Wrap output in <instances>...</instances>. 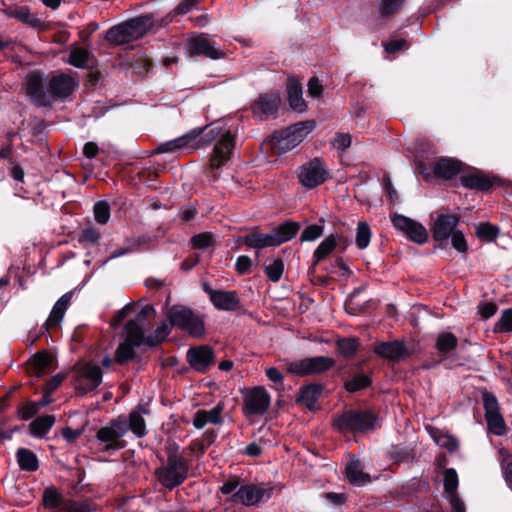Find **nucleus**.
I'll use <instances>...</instances> for the list:
<instances>
[{
	"label": "nucleus",
	"instance_id": "nucleus-37",
	"mask_svg": "<svg viewBox=\"0 0 512 512\" xmlns=\"http://www.w3.org/2000/svg\"><path fill=\"white\" fill-rule=\"evenodd\" d=\"M321 395V387L317 385H309L301 390L298 401L305 405L308 409H314Z\"/></svg>",
	"mask_w": 512,
	"mask_h": 512
},
{
	"label": "nucleus",
	"instance_id": "nucleus-25",
	"mask_svg": "<svg viewBox=\"0 0 512 512\" xmlns=\"http://www.w3.org/2000/svg\"><path fill=\"white\" fill-rule=\"evenodd\" d=\"M460 181L464 187L480 191H487L493 185V180L479 170L462 175Z\"/></svg>",
	"mask_w": 512,
	"mask_h": 512
},
{
	"label": "nucleus",
	"instance_id": "nucleus-40",
	"mask_svg": "<svg viewBox=\"0 0 512 512\" xmlns=\"http://www.w3.org/2000/svg\"><path fill=\"white\" fill-rule=\"evenodd\" d=\"M170 325L162 322L157 328L146 337V344L154 347L161 343L170 334Z\"/></svg>",
	"mask_w": 512,
	"mask_h": 512
},
{
	"label": "nucleus",
	"instance_id": "nucleus-52",
	"mask_svg": "<svg viewBox=\"0 0 512 512\" xmlns=\"http://www.w3.org/2000/svg\"><path fill=\"white\" fill-rule=\"evenodd\" d=\"M213 235L205 232L195 235L191 239L192 246L196 249H206L213 245Z\"/></svg>",
	"mask_w": 512,
	"mask_h": 512
},
{
	"label": "nucleus",
	"instance_id": "nucleus-8",
	"mask_svg": "<svg viewBox=\"0 0 512 512\" xmlns=\"http://www.w3.org/2000/svg\"><path fill=\"white\" fill-rule=\"evenodd\" d=\"M375 417L368 411L348 410L334 419V427L341 432H363L373 428Z\"/></svg>",
	"mask_w": 512,
	"mask_h": 512
},
{
	"label": "nucleus",
	"instance_id": "nucleus-18",
	"mask_svg": "<svg viewBox=\"0 0 512 512\" xmlns=\"http://www.w3.org/2000/svg\"><path fill=\"white\" fill-rule=\"evenodd\" d=\"M458 223L459 217L456 214H439L432 226L434 240L439 242L447 241L457 231Z\"/></svg>",
	"mask_w": 512,
	"mask_h": 512
},
{
	"label": "nucleus",
	"instance_id": "nucleus-21",
	"mask_svg": "<svg viewBox=\"0 0 512 512\" xmlns=\"http://www.w3.org/2000/svg\"><path fill=\"white\" fill-rule=\"evenodd\" d=\"M444 489L448 494L452 512H465V505L457 494L459 484L458 475L455 469L448 468L444 471Z\"/></svg>",
	"mask_w": 512,
	"mask_h": 512
},
{
	"label": "nucleus",
	"instance_id": "nucleus-41",
	"mask_svg": "<svg viewBox=\"0 0 512 512\" xmlns=\"http://www.w3.org/2000/svg\"><path fill=\"white\" fill-rule=\"evenodd\" d=\"M372 232L369 225L366 222H359L357 225L356 232V245L359 249H366L371 240Z\"/></svg>",
	"mask_w": 512,
	"mask_h": 512
},
{
	"label": "nucleus",
	"instance_id": "nucleus-12",
	"mask_svg": "<svg viewBox=\"0 0 512 512\" xmlns=\"http://www.w3.org/2000/svg\"><path fill=\"white\" fill-rule=\"evenodd\" d=\"M204 129H205V127L194 128L191 131H189L188 133H186L176 139L162 143L156 148L155 152L156 153H173V152H175L179 149H183V148H191L193 150L203 148L210 143V141L204 142L202 140H197V138L203 133Z\"/></svg>",
	"mask_w": 512,
	"mask_h": 512
},
{
	"label": "nucleus",
	"instance_id": "nucleus-60",
	"mask_svg": "<svg viewBox=\"0 0 512 512\" xmlns=\"http://www.w3.org/2000/svg\"><path fill=\"white\" fill-rule=\"evenodd\" d=\"M478 311L483 319H488L496 313L497 306L491 302H483L479 304Z\"/></svg>",
	"mask_w": 512,
	"mask_h": 512
},
{
	"label": "nucleus",
	"instance_id": "nucleus-1",
	"mask_svg": "<svg viewBox=\"0 0 512 512\" xmlns=\"http://www.w3.org/2000/svg\"><path fill=\"white\" fill-rule=\"evenodd\" d=\"M148 413V409L139 405L128 416H118L97 431V441L103 445L105 451L123 449L126 442L122 438L129 430L137 438H143L147 434L144 415Z\"/></svg>",
	"mask_w": 512,
	"mask_h": 512
},
{
	"label": "nucleus",
	"instance_id": "nucleus-42",
	"mask_svg": "<svg viewBox=\"0 0 512 512\" xmlns=\"http://www.w3.org/2000/svg\"><path fill=\"white\" fill-rule=\"evenodd\" d=\"M371 384L369 376L360 373L352 376L345 381V388L349 392H357L361 389L368 387Z\"/></svg>",
	"mask_w": 512,
	"mask_h": 512
},
{
	"label": "nucleus",
	"instance_id": "nucleus-54",
	"mask_svg": "<svg viewBox=\"0 0 512 512\" xmlns=\"http://www.w3.org/2000/svg\"><path fill=\"white\" fill-rule=\"evenodd\" d=\"M9 17L16 18L23 23H32L35 19L31 16L30 9L27 6H21L7 12Z\"/></svg>",
	"mask_w": 512,
	"mask_h": 512
},
{
	"label": "nucleus",
	"instance_id": "nucleus-64",
	"mask_svg": "<svg viewBox=\"0 0 512 512\" xmlns=\"http://www.w3.org/2000/svg\"><path fill=\"white\" fill-rule=\"evenodd\" d=\"M64 379L65 376L63 374H57L53 376L46 384L45 393L51 394L52 392H54L61 385Z\"/></svg>",
	"mask_w": 512,
	"mask_h": 512
},
{
	"label": "nucleus",
	"instance_id": "nucleus-46",
	"mask_svg": "<svg viewBox=\"0 0 512 512\" xmlns=\"http://www.w3.org/2000/svg\"><path fill=\"white\" fill-rule=\"evenodd\" d=\"M499 455L505 480L512 485V455L504 448L499 449Z\"/></svg>",
	"mask_w": 512,
	"mask_h": 512
},
{
	"label": "nucleus",
	"instance_id": "nucleus-38",
	"mask_svg": "<svg viewBox=\"0 0 512 512\" xmlns=\"http://www.w3.org/2000/svg\"><path fill=\"white\" fill-rule=\"evenodd\" d=\"M17 460L20 468L23 470L35 471L38 468V460L36 455L28 449H18Z\"/></svg>",
	"mask_w": 512,
	"mask_h": 512
},
{
	"label": "nucleus",
	"instance_id": "nucleus-61",
	"mask_svg": "<svg viewBox=\"0 0 512 512\" xmlns=\"http://www.w3.org/2000/svg\"><path fill=\"white\" fill-rule=\"evenodd\" d=\"M323 86L320 81L313 77L308 82V94L313 98H318L322 94Z\"/></svg>",
	"mask_w": 512,
	"mask_h": 512
},
{
	"label": "nucleus",
	"instance_id": "nucleus-3",
	"mask_svg": "<svg viewBox=\"0 0 512 512\" xmlns=\"http://www.w3.org/2000/svg\"><path fill=\"white\" fill-rule=\"evenodd\" d=\"M151 26L149 17H137L110 28L105 39L114 45H123L143 37Z\"/></svg>",
	"mask_w": 512,
	"mask_h": 512
},
{
	"label": "nucleus",
	"instance_id": "nucleus-17",
	"mask_svg": "<svg viewBox=\"0 0 512 512\" xmlns=\"http://www.w3.org/2000/svg\"><path fill=\"white\" fill-rule=\"evenodd\" d=\"M281 104V97L276 92L259 95L252 106L253 113L261 120L275 118Z\"/></svg>",
	"mask_w": 512,
	"mask_h": 512
},
{
	"label": "nucleus",
	"instance_id": "nucleus-58",
	"mask_svg": "<svg viewBox=\"0 0 512 512\" xmlns=\"http://www.w3.org/2000/svg\"><path fill=\"white\" fill-rule=\"evenodd\" d=\"M39 404L36 402H29L20 408L19 414L23 420H29L38 413Z\"/></svg>",
	"mask_w": 512,
	"mask_h": 512
},
{
	"label": "nucleus",
	"instance_id": "nucleus-16",
	"mask_svg": "<svg viewBox=\"0 0 512 512\" xmlns=\"http://www.w3.org/2000/svg\"><path fill=\"white\" fill-rule=\"evenodd\" d=\"M186 45L188 52L196 56H205L214 60L223 57V51L206 34L189 38Z\"/></svg>",
	"mask_w": 512,
	"mask_h": 512
},
{
	"label": "nucleus",
	"instance_id": "nucleus-34",
	"mask_svg": "<svg viewBox=\"0 0 512 512\" xmlns=\"http://www.w3.org/2000/svg\"><path fill=\"white\" fill-rule=\"evenodd\" d=\"M145 324L133 319L129 320L125 325V341H128L138 347L146 343L144 335Z\"/></svg>",
	"mask_w": 512,
	"mask_h": 512
},
{
	"label": "nucleus",
	"instance_id": "nucleus-31",
	"mask_svg": "<svg viewBox=\"0 0 512 512\" xmlns=\"http://www.w3.org/2000/svg\"><path fill=\"white\" fill-rule=\"evenodd\" d=\"M67 63L80 69L88 68L93 63V56L83 47L71 46Z\"/></svg>",
	"mask_w": 512,
	"mask_h": 512
},
{
	"label": "nucleus",
	"instance_id": "nucleus-50",
	"mask_svg": "<svg viewBox=\"0 0 512 512\" xmlns=\"http://www.w3.org/2000/svg\"><path fill=\"white\" fill-rule=\"evenodd\" d=\"M339 352L345 357L353 356L358 347V341L354 338L342 339L337 342Z\"/></svg>",
	"mask_w": 512,
	"mask_h": 512
},
{
	"label": "nucleus",
	"instance_id": "nucleus-59",
	"mask_svg": "<svg viewBox=\"0 0 512 512\" xmlns=\"http://www.w3.org/2000/svg\"><path fill=\"white\" fill-rule=\"evenodd\" d=\"M33 362L36 369L41 371L50 365L52 357L48 352H40L35 355Z\"/></svg>",
	"mask_w": 512,
	"mask_h": 512
},
{
	"label": "nucleus",
	"instance_id": "nucleus-43",
	"mask_svg": "<svg viewBox=\"0 0 512 512\" xmlns=\"http://www.w3.org/2000/svg\"><path fill=\"white\" fill-rule=\"evenodd\" d=\"M457 343V338L452 333H442L437 338L436 349L445 354L455 349Z\"/></svg>",
	"mask_w": 512,
	"mask_h": 512
},
{
	"label": "nucleus",
	"instance_id": "nucleus-35",
	"mask_svg": "<svg viewBox=\"0 0 512 512\" xmlns=\"http://www.w3.org/2000/svg\"><path fill=\"white\" fill-rule=\"evenodd\" d=\"M275 239L271 232L251 233L244 237V243L253 249H263L266 247H276Z\"/></svg>",
	"mask_w": 512,
	"mask_h": 512
},
{
	"label": "nucleus",
	"instance_id": "nucleus-63",
	"mask_svg": "<svg viewBox=\"0 0 512 512\" xmlns=\"http://www.w3.org/2000/svg\"><path fill=\"white\" fill-rule=\"evenodd\" d=\"M198 2L199 0H183L181 3L177 5L175 11L177 14H187L197 6Z\"/></svg>",
	"mask_w": 512,
	"mask_h": 512
},
{
	"label": "nucleus",
	"instance_id": "nucleus-7",
	"mask_svg": "<svg viewBox=\"0 0 512 512\" xmlns=\"http://www.w3.org/2000/svg\"><path fill=\"white\" fill-rule=\"evenodd\" d=\"M210 132L214 134L213 139L216 140L209 163L210 169L213 170L219 169L230 159L234 149V135L223 127H214Z\"/></svg>",
	"mask_w": 512,
	"mask_h": 512
},
{
	"label": "nucleus",
	"instance_id": "nucleus-53",
	"mask_svg": "<svg viewBox=\"0 0 512 512\" xmlns=\"http://www.w3.org/2000/svg\"><path fill=\"white\" fill-rule=\"evenodd\" d=\"M323 226L312 224L307 226L301 233L302 241H315L323 234Z\"/></svg>",
	"mask_w": 512,
	"mask_h": 512
},
{
	"label": "nucleus",
	"instance_id": "nucleus-2",
	"mask_svg": "<svg viewBox=\"0 0 512 512\" xmlns=\"http://www.w3.org/2000/svg\"><path fill=\"white\" fill-rule=\"evenodd\" d=\"M188 461L177 452H170L166 461L155 470L159 483L167 489L181 485L188 477Z\"/></svg>",
	"mask_w": 512,
	"mask_h": 512
},
{
	"label": "nucleus",
	"instance_id": "nucleus-15",
	"mask_svg": "<svg viewBox=\"0 0 512 512\" xmlns=\"http://www.w3.org/2000/svg\"><path fill=\"white\" fill-rule=\"evenodd\" d=\"M483 402L485 419L489 431L497 436L504 435L506 432V424L499 411L496 397L493 394L486 392L483 394Z\"/></svg>",
	"mask_w": 512,
	"mask_h": 512
},
{
	"label": "nucleus",
	"instance_id": "nucleus-55",
	"mask_svg": "<svg viewBox=\"0 0 512 512\" xmlns=\"http://www.w3.org/2000/svg\"><path fill=\"white\" fill-rule=\"evenodd\" d=\"M450 238L455 250L462 253L467 251L468 245L462 232L456 231L450 236Z\"/></svg>",
	"mask_w": 512,
	"mask_h": 512
},
{
	"label": "nucleus",
	"instance_id": "nucleus-44",
	"mask_svg": "<svg viewBox=\"0 0 512 512\" xmlns=\"http://www.w3.org/2000/svg\"><path fill=\"white\" fill-rule=\"evenodd\" d=\"M499 234V229L488 222L480 223L476 226V235L479 239L485 241H494Z\"/></svg>",
	"mask_w": 512,
	"mask_h": 512
},
{
	"label": "nucleus",
	"instance_id": "nucleus-57",
	"mask_svg": "<svg viewBox=\"0 0 512 512\" xmlns=\"http://www.w3.org/2000/svg\"><path fill=\"white\" fill-rule=\"evenodd\" d=\"M383 47L387 53H395L397 51L407 49L408 43L405 39H396L383 43Z\"/></svg>",
	"mask_w": 512,
	"mask_h": 512
},
{
	"label": "nucleus",
	"instance_id": "nucleus-24",
	"mask_svg": "<svg viewBox=\"0 0 512 512\" xmlns=\"http://www.w3.org/2000/svg\"><path fill=\"white\" fill-rule=\"evenodd\" d=\"M214 307L222 311H234L240 307L236 291L218 290L210 300Z\"/></svg>",
	"mask_w": 512,
	"mask_h": 512
},
{
	"label": "nucleus",
	"instance_id": "nucleus-47",
	"mask_svg": "<svg viewBox=\"0 0 512 512\" xmlns=\"http://www.w3.org/2000/svg\"><path fill=\"white\" fill-rule=\"evenodd\" d=\"M495 330L500 333L512 332V308L503 311L496 323Z\"/></svg>",
	"mask_w": 512,
	"mask_h": 512
},
{
	"label": "nucleus",
	"instance_id": "nucleus-26",
	"mask_svg": "<svg viewBox=\"0 0 512 512\" xmlns=\"http://www.w3.org/2000/svg\"><path fill=\"white\" fill-rule=\"evenodd\" d=\"M341 236L337 233L325 237L313 252V266L325 260L337 247Z\"/></svg>",
	"mask_w": 512,
	"mask_h": 512
},
{
	"label": "nucleus",
	"instance_id": "nucleus-28",
	"mask_svg": "<svg viewBox=\"0 0 512 512\" xmlns=\"http://www.w3.org/2000/svg\"><path fill=\"white\" fill-rule=\"evenodd\" d=\"M287 93L290 107L297 112L306 111L307 105L302 97V86L295 79H289L287 82Z\"/></svg>",
	"mask_w": 512,
	"mask_h": 512
},
{
	"label": "nucleus",
	"instance_id": "nucleus-10",
	"mask_svg": "<svg viewBox=\"0 0 512 512\" xmlns=\"http://www.w3.org/2000/svg\"><path fill=\"white\" fill-rule=\"evenodd\" d=\"M271 404V396L262 386L248 390L243 398L242 411L245 417L265 414Z\"/></svg>",
	"mask_w": 512,
	"mask_h": 512
},
{
	"label": "nucleus",
	"instance_id": "nucleus-62",
	"mask_svg": "<svg viewBox=\"0 0 512 512\" xmlns=\"http://www.w3.org/2000/svg\"><path fill=\"white\" fill-rule=\"evenodd\" d=\"M265 373H266L267 378L271 382H273L277 385L283 386L284 375L282 374V372L280 370H278L275 367H269L265 370Z\"/></svg>",
	"mask_w": 512,
	"mask_h": 512
},
{
	"label": "nucleus",
	"instance_id": "nucleus-9",
	"mask_svg": "<svg viewBox=\"0 0 512 512\" xmlns=\"http://www.w3.org/2000/svg\"><path fill=\"white\" fill-rule=\"evenodd\" d=\"M286 369L296 376H308L325 372L335 365V361L327 356L285 361Z\"/></svg>",
	"mask_w": 512,
	"mask_h": 512
},
{
	"label": "nucleus",
	"instance_id": "nucleus-13",
	"mask_svg": "<svg viewBox=\"0 0 512 512\" xmlns=\"http://www.w3.org/2000/svg\"><path fill=\"white\" fill-rule=\"evenodd\" d=\"M25 89L35 105L43 107L51 104L50 88L45 89V77L42 72H30L25 79Z\"/></svg>",
	"mask_w": 512,
	"mask_h": 512
},
{
	"label": "nucleus",
	"instance_id": "nucleus-48",
	"mask_svg": "<svg viewBox=\"0 0 512 512\" xmlns=\"http://www.w3.org/2000/svg\"><path fill=\"white\" fill-rule=\"evenodd\" d=\"M95 220L99 224H106L110 218V207L107 202L99 201L94 205Z\"/></svg>",
	"mask_w": 512,
	"mask_h": 512
},
{
	"label": "nucleus",
	"instance_id": "nucleus-14",
	"mask_svg": "<svg viewBox=\"0 0 512 512\" xmlns=\"http://www.w3.org/2000/svg\"><path fill=\"white\" fill-rule=\"evenodd\" d=\"M394 227L402 231L410 241L417 244H424L428 240V232L420 223L401 214L391 216Z\"/></svg>",
	"mask_w": 512,
	"mask_h": 512
},
{
	"label": "nucleus",
	"instance_id": "nucleus-5",
	"mask_svg": "<svg viewBox=\"0 0 512 512\" xmlns=\"http://www.w3.org/2000/svg\"><path fill=\"white\" fill-rule=\"evenodd\" d=\"M313 120L298 122L275 134L277 148L286 153L297 147L315 128Z\"/></svg>",
	"mask_w": 512,
	"mask_h": 512
},
{
	"label": "nucleus",
	"instance_id": "nucleus-20",
	"mask_svg": "<svg viewBox=\"0 0 512 512\" xmlns=\"http://www.w3.org/2000/svg\"><path fill=\"white\" fill-rule=\"evenodd\" d=\"M77 80L69 74L60 73L51 77L49 81L51 101L54 97L65 99L77 87Z\"/></svg>",
	"mask_w": 512,
	"mask_h": 512
},
{
	"label": "nucleus",
	"instance_id": "nucleus-29",
	"mask_svg": "<svg viewBox=\"0 0 512 512\" xmlns=\"http://www.w3.org/2000/svg\"><path fill=\"white\" fill-rule=\"evenodd\" d=\"M363 468V464L357 459H352L347 463L346 476L351 484L363 486L371 481L370 475L364 473Z\"/></svg>",
	"mask_w": 512,
	"mask_h": 512
},
{
	"label": "nucleus",
	"instance_id": "nucleus-51",
	"mask_svg": "<svg viewBox=\"0 0 512 512\" xmlns=\"http://www.w3.org/2000/svg\"><path fill=\"white\" fill-rule=\"evenodd\" d=\"M404 0H381L379 11L382 16H389L398 11Z\"/></svg>",
	"mask_w": 512,
	"mask_h": 512
},
{
	"label": "nucleus",
	"instance_id": "nucleus-27",
	"mask_svg": "<svg viewBox=\"0 0 512 512\" xmlns=\"http://www.w3.org/2000/svg\"><path fill=\"white\" fill-rule=\"evenodd\" d=\"M265 490L254 485L242 486L235 494L234 498L246 506L258 504L265 495Z\"/></svg>",
	"mask_w": 512,
	"mask_h": 512
},
{
	"label": "nucleus",
	"instance_id": "nucleus-6",
	"mask_svg": "<svg viewBox=\"0 0 512 512\" xmlns=\"http://www.w3.org/2000/svg\"><path fill=\"white\" fill-rule=\"evenodd\" d=\"M74 380L73 384L75 390L80 395L95 390L102 382V371L99 365L95 362H86L74 367Z\"/></svg>",
	"mask_w": 512,
	"mask_h": 512
},
{
	"label": "nucleus",
	"instance_id": "nucleus-49",
	"mask_svg": "<svg viewBox=\"0 0 512 512\" xmlns=\"http://www.w3.org/2000/svg\"><path fill=\"white\" fill-rule=\"evenodd\" d=\"M434 440L439 447H443L450 452L456 451L459 447L458 440L448 434H439L434 437Z\"/></svg>",
	"mask_w": 512,
	"mask_h": 512
},
{
	"label": "nucleus",
	"instance_id": "nucleus-56",
	"mask_svg": "<svg viewBox=\"0 0 512 512\" xmlns=\"http://www.w3.org/2000/svg\"><path fill=\"white\" fill-rule=\"evenodd\" d=\"M332 144L336 149L344 151L351 145V136L348 133H337Z\"/></svg>",
	"mask_w": 512,
	"mask_h": 512
},
{
	"label": "nucleus",
	"instance_id": "nucleus-30",
	"mask_svg": "<svg viewBox=\"0 0 512 512\" xmlns=\"http://www.w3.org/2000/svg\"><path fill=\"white\" fill-rule=\"evenodd\" d=\"M461 163L450 158H441L434 164V174L446 180L452 179L460 172Z\"/></svg>",
	"mask_w": 512,
	"mask_h": 512
},
{
	"label": "nucleus",
	"instance_id": "nucleus-33",
	"mask_svg": "<svg viewBox=\"0 0 512 512\" xmlns=\"http://www.w3.org/2000/svg\"><path fill=\"white\" fill-rule=\"evenodd\" d=\"M299 229L300 225L297 222L287 221L273 228L270 232L273 234L275 239L274 243L279 246L294 238Z\"/></svg>",
	"mask_w": 512,
	"mask_h": 512
},
{
	"label": "nucleus",
	"instance_id": "nucleus-22",
	"mask_svg": "<svg viewBox=\"0 0 512 512\" xmlns=\"http://www.w3.org/2000/svg\"><path fill=\"white\" fill-rule=\"evenodd\" d=\"M373 351L384 359L396 362L402 361L409 356V351L404 342L397 340L377 343Z\"/></svg>",
	"mask_w": 512,
	"mask_h": 512
},
{
	"label": "nucleus",
	"instance_id": "nucleus-19",
	"mask_svg": "<svg viewBox=\"0 0 512 512\" xmlns=\"http://www.w3.org/2000/svg\"><path fill=\"white\" fill-rule=\"evenodd\" d=\"M187 361L198 372H205L214 363V352L210 346L201 345L187 351Z\"/></svg>",
	"mask_w": 512,
	"mask_h": 512
},
{
	"label": "nucleus",
	"instance_id": "nucleus-4",
	"mask_svg": "<svg viewBox=\"0 0 512 512\" xmlns=\"http://www.w3.org/2000/svg\"><path fill=\"white\" fill-rule=\"evenodd\" d=\"M167 317L170 325L177 326L192 337L199 338L205 333L203 318L185 306L175 305L171 307Z\"/></svg>",
	"mask_w": 512,
	"mask_h": 512
},
{
	"label": "nucleus",
	"instance_id": "nucleus-39",
	"mask_svg": "<svg viewBox=\"0 0 512 512\" xmlns=\"http://www.w3.org/2000/svg\"><path fill=\"white\" fill-rule=\"evenodd\" d=\"M137 347L138 346L124 340L116 349L115 361L118 364L123 365L126 362L132 360L136 355L135 348Z\"/></svg>",
	"mask_w": 512,
	"mask_h": 512
},
{
	"label": "nucleus",
	"instance_id": "nucleus-36",
	"mask_svg": "<svg viewBox=\"0 0 512 512\" xmlns=\"http://www.w3.org/2000/svg\"><path fill=\"white\" fill-rule=\"evenodd\" d=\"M54 423L55 417L53 415L40 416L30 423V432L35 437H43L53 427Z\"/></svg>",
	"mask_w": 512,
	"mask_h": 512
},
{
	"label": "nucleus",
	"instance_id": "nucleus-23",
	"mask_svg": "<svg viewBox=\"0 0 512 512\" xmlns=\"http://www.w3.org/2000/svg\"><path fill=\"white\" fill-rule=\"evenodd\" d=\"M224 403L219 402L210 410H198L193 418V425L197 429H202L207 424L218 425L223 422L222 413Z\"/></svg>",
	"mask_w": 512,
	"mask_h": 512
},
{
	"label": "nucleus",
	"instance_id": "nucleus-11",
	"mask_svg": "<svg viewBox=\"0 0 512 512\" xmlns=\"http://www.w3.org/2000/svg\"><path fill=\"white\" fill-rule=\"evenodd\" d=\"M297 176L304 187L312 189L325 182L328 169L321 159L314 158L298 168Z\"/></svg>",
	"mask_w": 512,
	"mask_h": 512
},
{
	"label": "nucleus",
	"instance_id": "nucleus-45",
	"mask_svg": "<svg viewBox=\"0 0 512 512\" xmlns=\"http://www.w3.org/2000/svg\"><path fill=\"white\" fill-rule=\"evenodd\" d=\"M284 271V263L282 259H275L272 263L265 267V274L272 282H278Z\"/></svg>",
	"mask_w": 512,
	"mask_h": 512
},
{
	"label": "nucleus",
	"instance_id": "nucleus-32",
	"mask_svg": "<svg viewBox=\"0 0 512 512\" xmlns=\"http://www.w3.org/2000/svg\"><path fill=\"white\" fill-rule=\"evenodd\" d=\"M71 298L72 293L68 292L61 296L59 300L55 303L48 319L46 320V325L48 328L56 326L62 321L64 314L68 306L70 305Z\"/></svg>",
	"mask_w": 512,
	"mask_h": 512
}]
</instances>
